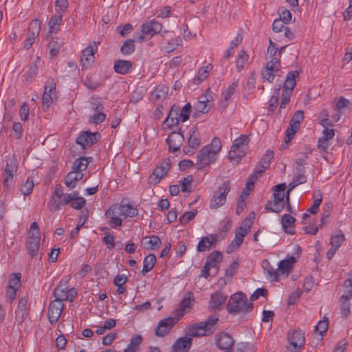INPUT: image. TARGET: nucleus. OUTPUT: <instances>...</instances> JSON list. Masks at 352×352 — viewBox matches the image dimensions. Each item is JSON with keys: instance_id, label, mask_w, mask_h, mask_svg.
<instances>
[{"instance_id": "obj_17", "label": "nucleus", "mask_w": 352, "mask_h": 352, "mask_svg": "<svg viewBox=\"0 0 352 352\" xmlns=\"http://www.w3.org/2000/svg\"><path fill=\"white\" fill-rule=\"evenodd\" d=\"M179 318H180L174 316L169 317L160 321L159 325H157V327H156V329H155V333H156V336L160 337L166 336L168 333H169V331H170L173 325H174V324H175Z\"/></svg>"}, {"instance_id": "obj_56", "label": "nucleus", "mask_w": 352, "mask_h": 352, "mask_svg": "<svg viewBox=\"0 0 352 352\" xmlns=\"http://www.w3.org/2000/svg\"><path fill=\"white\" fill-rule=\"evenodd\" d=\"M281 221L283 228L287 232V228H289L294 224L296 219L289 214H285L282 216Z\"/></svg>"}, {"instance_id": "obj_18", "label": "nucleus", "mask_w": 352, "mask_h": 352, "mask_svg": "<svg viewBox=\"0 0 352 352\" xmlns=\"http://www.w3.org/2000/svg\"><path fill=\"white\" fill-rule=\"evenodd\" d=\"M63 311V301L52 300L48 306V321L50 323L54 324L58 321Z\"/></svg>"}, {"instance_id": "obj_64", "label": "nucleus", "mask_w": 352, "mask_h": 352, "mask_svg": "<svg viewBox=\"0 0 352 352\" xmlns=\"http://www.w3.org/2000/svg\"><path fill=\"white\" fill-rule=\"evenodd\" d=\"M277 72L272 71L271 69L267 70L266 68H263L261 72V76L263 79L268 81L272 83L274 81V79L276 76Z\"/></svg>"}, {"instance_id": "obj_50", "label": "nucleus", "mask_w": 352, "mask_h": 352, "mask_svg": "<svg viewBox=\"0 0 352 352\" xmlns=\"http://www.w3.org/2000/svg\"><path fill=\"white\" fill-rule=\"evenodd\" d=\"M264 68L267 70L271 69L278 72L280 68V59L278 57H270V59L267 61Z\"/></svg>"}, {"instance_id": "obj_33", "label": "nucleus", "mask_w": 352, "mask_h": 352, "mask_svg": "<svg viewBox=\"0 0 352 352\" xmlns=\"http://www.w3.org/2000/svg\"><path fill=\"white\" fill-rule=\"evenodd\" d=\"M190 137L188 144L193 149L197 148L201 144L200 135L197 126H194L189 131Z\"/></svg>"}, {"instance_id": "obj_32", "label": "nucleus", "mask_w": 352, "mask_h": 352, "mask_svg": "<svg viewBox=\"0 0 352 352\" xmlns=\"http://www.w3.org/2000/svg\"><path fill=\"white\" fill-rule=\"evenodd\" d=\"M211 327L200 325H192L188 327V335L191 337L197 338L205 336L210 333Z\"/></svg>"}, {"instance_id": "obj_3", "label": "nucleus", "mask_w": 352, "mask_h": 352, "mask_svg": "<svg viewBox=\"0 0 352 352\" xmlns=\"http://www.w3.org/2000/svg\"><path fill=\"white\" fill-rule=\"evenodd\" d=\"M249 138L247 135H241L233 142L231 150L228 153V158L233 163H239L241 158L245 155Z\"/></svg>"}, {"instance_id": "obj_35", "label": "nucleus", "mask_w": 352, "mask_h": 352, "mask_svg": "<svg viewBox=\"0 0 352 352\" xmlns=\"http://www.w3.org/2000/svg\"><path fill=\"white\" fill-rule=\"evenodd\" d=\"M222 262V254L218 251H214L209 254L204 266H211L217 267Z\"/></svg>"}, {"instance_id": "obj_31", "label": "nucleus", "mask_w": 352, "mask_h": 352, "mask_svg": "<svg viewBox=\"0 0 352 352\" xmlns=\"http://www.w3.org/2000/svg\"><path fill=\"white\" fill-rule=\"evenodd\" d=\"M115 72L120 74L129 73L133 68V63L130 60H117L114 63Z\"/></svg>"}, {"instance_id": "obj_22", "label": "nucleus", "mask_w": 352, "mask_h": 352, "mask_svg": "<svg viewBox=\"0 0 352 352\" xmlns=\"http://www.w3.org/2000/svg\"><path fill=\"white\" fill-rule=\"evenodd\" d=\"M184 140L183 135L179 132L171 133L166 139L169 150L175 152L179 149Z\"/></svg>"}, {"instance_id": "obj_21", "label": "nucleus", "mask_w": 352, "mask_h": 352, "mask_svg": "<svg viewBox=\"0 0 352 352\" xmlns=\"http://www.w3.org/2000/svg\"><path fill=\"white\" fill-rule=\"evenodd\" d=\"M179 111L180 107L177 104H174L169 111L167 118L164 120V123L167 124L169 129L177 126L179 123Z\"/></svg>"}, {"instance_id": "obj_53", "label": "nucleus", "mask_w": 352, "mask_h": 352, "mask_svg": "<svg viewBox=\"0 0 352 352\" xmlns=\"http://www.w3.org/2000/svg\"><path fill=\"white\" fill-rule=\"evenodd\" d=\"M292 94H288V93H285V92H282V97H281V102H280V106H279V109H278V113L280 115H281L282 113H283L284 115L286 114V112L285 111V109L286 107V105H287L290 101V97Z\"/></svg>"}, {"instance_id": "obj_51", "label": "nucleus", "mask_w": 352, "mask_h": 352, "mask_svg": "<svg viewBox=\"0 0 352 352\" xmlns=\"http://www.w3.org/2000/svg\"><path fill=\"white\" fill-rule=\"evenodd\" d=\"M344 290H342V295L340 298L351 299L352 298V280H344L342 285Z\"/></svg>"}, {"instance_id": "obj_38", "label": "nucleus", "mask_w": 352, "mask_h": 352, "mask_svg": "<svg viewBox=\"0 0 352 352\" xmlns=\"http://www.w3.org/2000/svg\"><path fill=\"white\" fill-rule=\"evenodd\" d=\"M261 171L254 170L253 173L249 176V177L246 182V184H245V188L243 190V192H242L243 194H244L245 195H248L249 192H246V190H248L250 191L253 190L254 183L256 182L257 178L261 175Z\"/></svg>"}, {"instance_id": "obj_1", "label": "nucleus", "mask_w": 352, "mask_h": 352, "mask_svg": "<svg viewBox=\"0 0 352 352\" xmlns=\"http://www.w3.org/2000/svg\"><path fill=\"white\" fill-rule=\"evenodd\" d=\"M252 310L251 303L244 294L237 292L230 297L227 302V311L234 314H247Z\"/></svg>"}, {"instance_id": "obj_57", "label": "nucleus", "mask_w": 352, "mask_h": 352, "mask_svg": "<svg viewBox=\"0 0 352 352\" xmlns=\"http://www.w3.org/2000/svg\"><path fill=\"white\" fill-rule=\"evenodd\" d=\"M212 69V65L208 64V65L202 67L198 72L197 80L198 81L197 83H201L204 81L207 77L208 74ZM196 80V79H195Z\"/></svg>"}, {"instance_id": "obj_45", "label": "nucleus", "mask_w": 352, "mask_h": 352, "mask_svg": "<svg viewBox=\"0 0 352 352\" xmlns=\"http://www.w3.org/2000/svg\"><path fill=\"white\" fill-rule=\"evenodd\" d=\"M192 176L188 175L186 177L183 178L182 180L179 181L182 191L183 192L190 193L192 191Z\"/></svg>"}, {"instance_id": "obj_13", "label": "nucleus", "mask_w": 352, "mask_h": 352, "mask_svg": "<svg viewBox=\"0 0 352 352\" xmlns=\"http://www.w3.org/2000/svg\"><path fill=\"white\" fill-rule=\"evenodd\" d=\"M97 136H100L98 132L91 133L89 131H82L76 140V143L80 145L82 148L86 149L90 148L94 144L98 142Z\"/></svg>"}, {"instance_id": "obj_36", "label": "nucleus", "mask_w": 352, "mask_h": 352, "mask_svg": "<svg viewBox=\"0 0 352 352\" xmlns=\"http://www.w3.org/2000/svg\"><path fill=\"white\" fill-rule=\"evenodd\" d=\"M168 92V87L165 85H158L152 93L153 99L155 101H162L166 98Z\"/></svg>"}, {"instance_id": "obj_39", "label": "nucleus", "mask_w": 352, "mask_h": 352, "mask_svg": "<svg viewBox=\"0 0 352 352\" xmlns=\"http://www.w3.org/2000/svg\"><path fill=\"white\" fill-rule=\"evenodd\" d=\"M238 84H239L238 80L233 82L232 83V85H230L228 87V89L226 90V91L223 94L226 102H221L220 103V106L223 109L226 108V107L228 105V102L229 101V100L231 98L232 96L234 93L236 88L238 86Z\"/></svg>"}, {"instance_id": "obj_48", "label": "nucleus", "mask_w": 352, "mask_h": 352, "mask_svg": "<svg viewBox=\"0 0 352 352\" xmlns=\"http://www.w3.org/2000/svg\"><path fill=\"white\" fill-rule=\"evenodd\" d=\"M21 275L20 273H14L10 274V280H8V285L7 289H19L20 287V279Z\"/></svg>"}, {"instance_id": "obj_8", "label": "nucleus", "mask_w": 352, "mask_h": 352, "mask_svg": "<svg viewBox=\"0 0 352 352\" xmlns=\"http://www.w3.org/2000/svg\"><path fill=\"white\" fill-rule=\"evenodd\" d=\"M212 92L210 88L207 89L205 95L201 96L200 100L195 106V112L193 113L192 117L197 118L200 113L204 114L208 113L212 107Z\"/></svg>"}, {"instance_id": "obj_58", "label": "nucleus", "mask_w": 352, "mask_h": 352, "mask_svg": "<svg viewBox=\"0 0 352 352\" xmlns=\"http://www.w3.org/2000/svg\"><path fill=\"white\" fill-rule=\"evenodd\" d=\"M328 329V320L327 318H324L322 320H319L318 324L316 325V332L319 334V336H322V333H325Z\"/></svg>"}, {"instance_id": "obj_4", "label": "nucleus", "mask_w": 352, "mask_h": 352, "mask_svg": "<svg viewBox=\"0 0 352 352\" xmlns=\"http://www.w3.org/2000/svg\"><path fill=\"white\" fill-rule=\"evenodd\" d=\"M288 345L286 349L289 352H299L304 348L305 338L304 332L300 329L291 330L287 333Z\"/></svg>"}, {"instance_id": "obj_27", "label": "nucleus", "mask_w": 352, "mask_h": 352, "mask_svg": "<svg viewBox=\"0 0 352 352\" xmlns=\"http://www.w3.org/2000/svg\"><path fill=\"white\" fill-rule=\"evenodd\" d=\"M190 346H191V338L188 337L179 338L172 345V352H188Z\"/></svg>"}, {"instance_id": "obj_26", "label": "nucleus", "mask_w": 352, "mask_h": 352, "mask_svg": "<svg viewBox=\"0 0 352 352\" xmlns=\"http://www.w3.org/2000/svg\"><path fill=\"white\" fill-rule=\"evenodd\" d=\"M252 222L245 219L241 226L235 232V238L232 242H243L244 236L248 234L250 230Z\"/></svg>"}, {"instance_id": "obj_15", "label": "nucleus", "mask_w": 352, "mask_h": 352, "mask_svg": "<svg viewBox=\"0 0 352 352\" xmlns=\"http://www.w3.org/2000/svg\"><path fill=\"white\" fill-rule=\"evenodd\" d=\"M294 251H296L294 254L287 256V258L284 260L280 261V263L277 265L276 269H278L281 274H289L292 269H293V265L296 262V260H298V256L300 254V247L296 245V247H294Z\"/></svg>"}, {"instance_id": "obj_34", "label": "nucleus", "mask_w": 352, "mask_h": 352, "mask_svg": "<svg viewBox=\"0 0 352 352\" xmlns=\"http://www.w3.org/2000/svg\"><path fill=\"white\" fill-rule=\"evenodd\" d=\"M69 195H70L71 197V201H69V204L72 208L80 210L85 206L86 200L79 195V192L78 191H74L72 193H69Z\"/></svg>"}, {"instance_id": "obj_55", "label": "nucleus", "mask_w": 352, "mask_h": 352, "mask_svg": "<svg viewBox=\"0 0 352 352\" xmlns=\"http://www.w3.org/2000/svg\"><path fill=\"white\" fill-rule=\"evenodd\" d=\"M350 105L351 102L348 99L344 97H340L336 102V105L333 107V109L336 111L342 112L343 109L349 107Z\"/></svg>"}, {"instance_id": "obj_19", "label": "nucleus", "mask_w": 352, "mask_h": 352, "mask_svg": "<svg viewBox=\"0 0 352 352\" xmlns=\"http://www.w3.org/2000/svg\"><path fill=\"white\" fill-rule=\"evenodd\" d=\"M216 346L225 352H230L233 347V338L228 334L221 333L216 336Z\"/></svg>"}, {"instance_id": "obj_7", "label": "nucleus", "mask_w": 352, "mask_h": 352, "mask_svg": "<svg viewBox=\"0 0 352 352\" xmlns=\"http://www.w3.org/2000/svg\"><path fill=\"white\" fill-rule=\"evenodd\" d=\"M114 212L124 217H133L138 214L136 208L129 204H123V202L119 206H113L109 208V210L106 211L105 214L107 217H109L111 215H114Z\"/></svg>"}, {"instance_id": "obj_62", "label": "nucleus", "mask_w": 352, "mask_h": 352, "mask_svg": "<svg viewBox=\"0 0 352 352\" xmlns=\"http://www.w3.org/2000/svg\"><path fill=\"white\" fill-rule=\"evenodd\" d=\"M29 234L30 238L33 239L34 241H38L40 239L39 227L36 222L32 223L30 228Z\"/></svg>"}, {"instance_id": "obj_54", "label": "nucleus", "mask_w": 352, "mask_h": 352, "mask_svg": "<svg viewBox=\"0 0 352 352\" xmlns=\"http://www.w3.org/2000/svg\"><path fill=\"white\" fill-rule=\"evenodd\" d=\"M192 110V106L190 103H186L182 109L180 108L179 111V120L182 122L187 121L189 119V116Z\"/></svg>"}, {"instance_id": "obj_29", "label": "nucleus", "mask_w": 352, "mask_h": 352, "mask_svg": "<svg viewBox=\"0 0 352 352\" xmlns=\"http://www.w3.org/2000/svg\"><path fill=\"white\" fill-rule=\"evenodd\" d=\"M273 157L274 152L270 150L267 151L260 160L254 170L261 171V175H262L265 170L270 167L271 160L273 159Z\"/></svg>"}, {"instance_id": "obj_40", "label": "nucleus", "mask_w": 352, "mask_h": 352, "mask_svg": "<svg viewBox=\"0 0 352 352\" xmlns=\"http://www.w3.org/2000/svg\"><path fill=\"white\" fill-rule=\"evenodd\" d=\"M41 31V22L38 19H34L31 21L29 25L28 36L36 38Z\"/></svg>"}, {"instance_id": "obj_12", "label": "nucleus", "mask_w": 352, "mask_h": 352, "mask_svg": "<svg viewBox=\"0 0 352 352\" xmlns=\"http://www.w3.org/2000/svg\"><path fill=\"white\" fill-rule=\"evenodd\" d=\"M195 298L194 294L191 292H188L187 294L183 296L182 298L181 302H179V307L175 310V316L177 318H182L184 314H188L191 309H192V306L194 305Z\"/></svg>"}, {"instance_id": "obj_5", "label": "nucleus", "mask_w": 352, "mask_h": 352, "mask_svg": "<svg viewBox=\"0 0 352 352\" xmlns=\"http://www.w3.org/2000/svg\"><path fill=\"white\" fill-rule=\"evenodd\" d=\"M230 190V182L229 181H224L217 188V190L214 192L212 198L210 202V207L211 209H217L223 206L226 201L228 193Z\"/></svg>"}, {"instance_id": "obj_46", "label": "nucleus", "mask_w": 352, "mask_h": 352, "mask_svg": "<svg viewBox=\"0 0 352 352\" xmlns=\"http://www.w3.org/2000/svg\"><path fill=\"white\" fill-rule=\"evenodd\" d=\"M89 164L87 158L82 157L77 159L72 166V170L73 171H80L82 173V171L85 170L87 165Z\"/></svg>"}, {"instance_id": "obj_11", "label": "nucleus", "mask_w": 352, "mask_h": 352, "mask_svg": "<svg viewBox=\"0 0 352 352\" xmlns=\"http://www.w3.org/2000/svg\"><path fill=\"white\" fill-rule=\"evenodd\" d=\"M217 156L214 152H211L208 146H204L197 155L196 166L197 169H201L205 166L214 163Z\"/></svg>"}, {"instance_id": "obj_24", "label": "nucleus", "mask_w": 352, "mask_h": 352, "mask_svg": "<svg viewBox=\"0 0 352 352\" xmlns=\"http://www.w3.org/2000/svg\"><path fill=\"white\" fill-rule=\"evenodd\" d=\"M299 72L298 71H292L287 74L283 85V92L292 94L296 86V78H297Z\"/></svg>"}, {"instance_id": "obj_47", "label": "nucleus", "mask_w": 352, "mask_h": 352, "mask_svg": "<svg viewBox=\"0 0 352 352\" xmlns=\"http://www.w3.org/2000/svg\"><path fill=\"white\" fill-rule=\"evenodd\" d=\"M135 50L134 40L127 39L120 47V52L123 55H129Z\"/></svg>"}, {"instance_id": "obj_6", "label": "nucleus", "mask_w": 352, "mask_h": 352, "mask_svg": "<svg viewBox=\"0 0 352 352\" xmlns=\"http://www.w3.org/2000/svg\"><path fill=\"white\" fill-rule=\"evenodd\" d=\"M67 279L60 281L58 286L54 289V301L63 302L69 300L72 302L76 296V291L74 288L67 289L65 287Z\"/></svg>"}, {"instance_id": "obj_23", "label": "nucleus", "mask_w": 352, "mask_h": 352, "mask_svg": "<svg viewBox=\"0 0 352 352\" xmlns=\"http://www.w3.org/2000/svg\"><path fill=\"white\" fill-rule=\"evenodd\" d=\"M94 47L90 45L82 50L81 56V66L82 70L87 69L91 63L94 62Z\"/></svg>"}, {"instance_id": "obj_44", "label": "nucleus", "mask_w": 352, "mask_h": 352, "mask_svg": "<svg viewBox=\"0 0 352 352\" xmlns=\"http://www.w3.org/2000/svg\"><path fill=\"white\" fill-rule=\"evenodd\" d=\"M155 256L153 254H150L148 255V256L145 257L144 258L143 261V270H142V272L143 274L148 273L149 271H151L153 267L155 266Z\"/></svg>"}, {"instance_id": "obj_9", "label": "nucleus", "mask_w": 352, "mask_h": 352, "mask_svg": "<svg viewBox=\"0 0 352 352\" xmlns=\"http://www.w3.org/2000/svg\"><path fill=\"white\" fill-rule=\"evenodd\" d=\"M170 168L169 160H163L158 164L151 175L148 179V183L151 185H157L161 179L167 174Z\"/></svg>"}, {"instance_id": "obj_52", "label": "nucleus", "mask_w": 352, "mask_h": 352, "mask_svg": "<svg viewBox=\"0 0 352 352\" xmlns=\"http://www.w3.org/2000/svg\"><path fill=\"white\" fill-rule=\"evenodd\" d=\"M34 184L29 178L20 187V191L24 196L30 195L32 192Z\"/></svg>"}, {"instance_id": "obj_49", "label": "nucleus", "mask_w": 352, "mask_h": 352, "mask_svg": "<svg viewBox=\"0 0 352 352\" xmlns=\"http://www.w3.org/2000/svg\"><path fill=\"white\" fill-rule=\"evenodd\" d=\"M351 299V298H340V300H338V303H340V310H341V316L344 318L349 316V300Z\"/></svg>"}, {"instance_id": "obj_14", "label": "nucleus", "mask_w": 352, "mask_h": 352, "mask_svg": "<svg viewBox=\"0 0 352 352\" xmlns=\"http://www.w3.org/2000/svg\"><path fill=\"white\" fill-rule=\"evenodd\" d=\"M18 164L16 160L12 157L8 159L6 167L4 168L3 184L4 187L8 188L13 179V175L16 172Z\"/></svg>"}, {"instance_id": "obj_63", "label": "nucleus", "mask_w": 352, "mask_h": 352, "mask_svg": "<svg viewBox=\"0 0 352 352\" xmlns=\"http://www.w3.org/2000/svg\"><path fill=\"white\" fill-rule=\"evenodd\" d=\"M61 21L62 17L60 15H53L48 23L50 32L56 30L57 27L60 24Z\"/></svg>"}, {"instance_id": "obj_42", "label": "nucleus", "mask_w": 352, "mask_h": 352, "mask_svg": "<svg viewBox=\"0 0 352 352\" xmlns=\"http://www.w3.org/2000/svg\"><path fill=\"white\" fill-rule=\"evenodd\" d=\"M83 84L87 89L91 91L96 90L102 85L100 82L95 79L94 75L87 76Z\"/></svg>"}, {"instance_id": "obj_41", "label": "nucleus", "mask_w": 352, "mask_h": 352, "mask_svg": "<svg viewBox=\"0 0 352 352\" xmlns=\"http://www.w3.org/2000/svg\"><path fill=\"white\" fill-rule=\"evenodd\" d=\"M141 344V336L139 335L133 336L123 352H138V346Z\"/></svg>"}, {"instance_id": "obj_60", "label": "nucleus", "mask_w": 352, "mask_h": 352, "mask_svg": "<svg viewBox=\"0 0 352 352\" xmlns=\"http://www.w3.org/2000/svg\"><path fill=\"white\" fill-rule=\"evenodd\" d=\"M279 100V94L274 93L269 101L268 115H271L277 107Z\"/></svg>"}, {"instance_id": "obj_25", "label": "nucleus", "mask_w": 352, "mask_h": 352, "mask_svg": "<svg viewBox=\"0 0 352 352\" xmlns=\"http://www.w3.org/2000/svg\"><path fill=\"white\" fill-rule=\"evenodd\" d=\"M162 24L158 21L152 20L149 22L144 23L142 25V32L144 34L153 36L159 33L162 30Z\"/></svg>"}, {"instance_id": "obj_61", "label": "nucleus", "mask_w": 352, "mask_h": 352, "mask_svg": "<svg viewBox=\"0 0 352 352\" xmlns=\"http://www.w3.org/2000/svg\"><path fill=\"white\" fill-rule=\"evenodd\" d=\"M206 146H208L211 152H214L215 156L221 150V143L218 138H213L211 143Z\"/></svg>"}, {"instance_id": "obj_43", "label": "nucleus", "mask_w": 352, "mask_h": 352, "mask_svg": "<svg viewBox=\"0 0 352 352\" xmlns=\"http://www.w3.org/2000/svg\"><path fill=\"white\" fill-rule=\"evenodd\" d=\"M249 56L244 50H241L236 60V67L238 72H241L245 65L248 63Z\"/></svg>"}, {"instance_id": "obj_30", "label": "nucleus", "mask_w": 352, "mask_h": 352, "mask_svg": "<svg viewBox=\"0 0 352 352\" xmlns=\"http://www.w3.org/2000/svg\"><path fill=\"white\" fill-rule=\"evenodd\" d=\"M227 299V296L223 294L221 292L217 291L211 294L210 302H209V308L211 310H215L221 307Z\"/></svg>"}, {"instance_id": "obj_28", "label": "nucleus", "mask_w": 352, "mask_h": 352, "mask_svg": "<svg viewBox=\"0 0 352 352\" xmlns=\"http://www.w3.org/2000/svg\"><path fill=\"white\" fill-rule=\"evenodd\" d=\"M83 177V173L80 171H71L65 178V184L69 189H73L76 186L77 182Z\"/></svg>"}, {"instance_id": "obj_10", "label": "nucleus", "mask_w": 352, "mask_h": 352, "mask_svg": "<svg viewBox=\"0 0 352 352\" xmlns=\"http://www.w3.org/2000/svg\"><path fill=\"white\" fill-rule=\"evenodd\" d=\"M231 228V221L230 220H225L221 222L219 227L215 234H210L204 236L199 242H217L225 239V236L227 234Z\"/></svg>"}, {"instance_id": "obj_20", "label": "nucleus", "mask_w": 352, "mask_h": 352, "mask_svg": "<svg viewBox=\"0 0 352 352\" xmlns=\"http://www.w3.org/2000/svg\"><path fill=\"white\" fill-rule=\"evenodd\" d=\"M69 201H71V197L69 193H65V195H60L59 197L53 195L49 202L50 210H57L61 206H65L69 204Z\"/></svg>"}, {"instance_id": "obj_37", "label": "nucleus", "mask_w": 352, "mask_h": 352, "mask_svg": "<svg viewBox=\"0 0 352 352\" xmlns=\"http://www.w3.org/2000/svg\"><path fill=\"white\" fill-rule=\"evenodd\" d=\"M311 151H307L303 153H298V156L295 160V164L296 165V172H305L304 166L306 164L305 161L309 157V155L311 153Z\"/></svg>"}, {"instance_id": "obj_59", "label": "nucleus", "mask_w": 352, "mask_h": 352, "mask_svg": "<svg viewBox=\"0 0 352 352\" xmlns=\"http://www.w3.org/2000/svg\"><path fill=\"white\" fill-rule=\"evenodd\" d=\"M239 267V263L238 261L234 260L232 261V263H230V265L227 267L226 270H225V276H226L227 278H232L236 273V270H238Z\"/></svg>"}, {"instance_id": "obj_2", "label": "nucleus", "mask_w": 352, "mask_h": 352, "mask_svg": "<svg viewBox=\"0 0 352 352\" xmlns=\"http://www.w3.org/2000/svg\"><path fill=\"white\" fill-rule=\"evenodd\" d=\"M274 200H269L267 202L265 208L267 212L279 213L284 209L285 207L284 197L286 185L285 184H279L274 186Z\"/></svg>"}, {"instance_id": "obj_16", "label": "nucleus", "mask_w": 352, "mask_h": 352, "mask_svg": "<svg viewBox=\"0 0 352 352\" xmlns=\"http://www.w3.org/2000/svg\"><path fill=\"white\" fill-rule=\"evenodd\" d=\"M261 267H263V270H264V272H265L266 277H267V279L271 282H278L282 278L287 277L289 274H281L277 268H274L266 259L263 261V263H261Z\"/></svg>"}]
</instances>
